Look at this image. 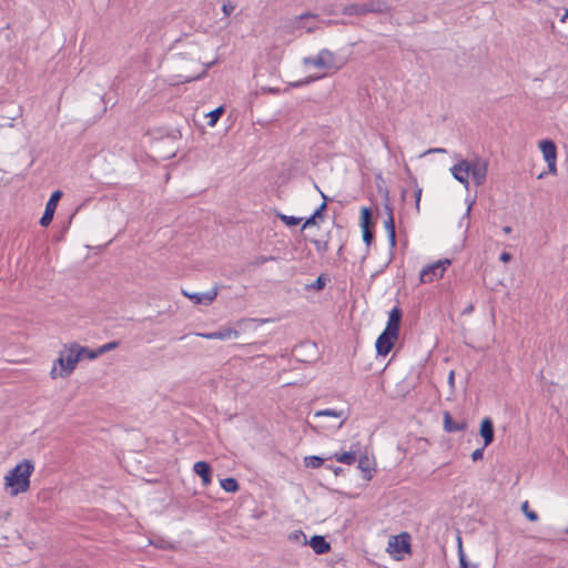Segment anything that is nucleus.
I'll use <instances>...</instances> for the list:
<instances>
[{"mask_svg": "<svg viewBox=\"0 0 568 568\" xmlns=\"http://www.w3.org/2000/svg\"><path fill=\"white\" fill-rule=\"evenodd\" d=\"M567 18H568V10H566L565 14L561 18V21L565 22Z\"/></svg>", "mask_w": 568, "mask_h": 568, "instance_id": "nucleus-49", "label": "nucleus"}, {"mask_svg": "<svg viewBox=\"0 0 568 568\" xmlns=\"http://www.w3.org/2000/svg\"><path fill=\"white\" fill-rule=\"evenodd\" d=\"M458 558H459L460 568H478L477 565H470L467 561L466 556L463 551L460 537L458 538Z\"/></svg>", "mask_w": 568, "mask_h": 568, "instance_id": "nucleus-25", "label": "nucleus"}, {"mask_svg": "<svg viewBox=\"0 0 568 568\" xmlns=\"http://www.w3.org/2000/svg\"><path fill=\"white\" fill-rule=\"evenodd\" d=\"M294 537L297 540L300 539V537H302L304 539V544H307L306 536L302 531H300L298 534H294ZM308 545L312 547V549L317 555H324V554H326V552H328L331 550L329 542H327L325 540V538L323 536H320V535L313 536L310 539Z\"/></svg>", "mask_w": 568, "mask_h": 568, "instance_id": "nucleus-9", "label": "nucleus"}, {"mask_svg": "<svg viewBox=\"0 0 568 568\" xmlns=\"http://www.w3.org/2000/svg\"><path fill=\"white\" fill-rule=\"evenodd\" d=\"M540 151L544 155L545 161L548 165V171L551 174L557 173V165H556V159H557V150L556 144L551 140H542L539 143Z\"/></svg>", "mask_w": 568, "mask_h": 568, "instance_id": "nucleus-6", "label": "nucleus"}, {"mask_svg": "<svg viewBox=\"0 0 568 568\" xmlns=\"http://www.w3.org/2000/svg\"><path fill=\"white\" fill-rule=\"evenodd\" d=\"M193 49H194V52L192 53V55H194V57L192 58V60L199 63L200 62V57L197 54L199 50L196 47H194Z\"/></svg>", "mask_w": 568, "mask_h": 568, "instance_id": "nucleus-45", "label": "nucleus"}, {"mask_svg": "<svg viewBox=\"0 0 568 568\" xmlns=\"http://www.w3.org/2000/svg\"><path fill=\"white\" fill-rule=\"evenodd\" d=\"M362 7V14H366L369 12H382L383 11V3L381 2H368L361 4Z\"/></svg>", "mask_w": 568, "mask_h": 568, "instance_id": "nucleus-23", "label": "nucleus"}, {"mask_svg": "<svg viewBox=\"0 0 568 568\" xmlns=\"http://www.w3.org/2000/svg\"><path fill=\"white\" fill-rule=\"evenodd\" d=\"M469 170H470L469 161L462 160L450 169V172H452L454 179H456L459 183L465 185V187H468Z\"/></svg>", "mask_w": 568, "mask_h": 568, "instance_id": "nucleus-11", "label": "nucleus"}, {"mask_svg": "<svg viewBox=\"0 0 568 568\" xmlns=\"http://www.w3.org/2000/svg\"><path fill=\"white\" fill-rule=\"evenodd\" d=\"M396 339H397V337H395L394 335L383 332L378 336L376 344H375L377 354L386 356L393 348Z\"/></svg>", "mask_w": 568, "mask_h": 568, "instance_id": "nucleus-12", "label": "nucleus"}, {"mask_svg": "<svg viewBox=\"0 0 568 568\" xmlns=\"http://www.w3.org/2000/svg\"><path fill=\"white\" fill-rule=\"evenodd\" d=\"M385 210L387 212V219L384 221V227L387 232L389 244L394 247L396 245V232L393 209L389 205H385Z\"/></svg>", "mask_w": 568, "mask_h": 568, "instance_id": "nucleus-15", "label": "nucleus"}, {"mask_svg": "<svg viewBox=\"0 0 568 568\" xmlns=\"http://www.w3.org/2000/svg\"><path fill=\"white\" fill-rule=\"evenodd\" d=\"M193 470L202 478L203 486H209L211 484V466L209 463L196 462L193 466Z\"/></svg>", "mask_w": 568, "mask_h": 568, "instance_id": "nucleus-17", "label": "nucleus"}, {"mask_svg": "<svg viewBox=\"0 0 568 568\" xmlns=\"http://www.w3.org/2000/svg\"><path fill=\"white\" fill-rule=\"evenodd\" d=\"M484 449H485V447H481V448H477V449H475V450L473 452V454H471V459H473L474 462H477V460L481 459V458H483V456H484Z\"/></svg>", "mask_w": 568, "mask_h": 568, "instance_id": "nucleus-39", "label": "nucleus"}, {"mask_svg": "<svg viewBox=\"0 0 568 568\" xmlns=\"http://www.w3.org/2000/svg\"><path fill=\"white\" fill-rule=\"evenodd\" d=\"M454 381V372L449 373V383L453 384Z\"/></svg>", "mask_w": 568, "mask_h": 568, "instance_id": "nucleus-50", "label": "nucleus"}, {"mask_svg": "<svg viewBox=\"0 0 568 568\" xmlns=\"http://www.w3.org/2000/svg\"><path fill=\"white\" fill-rule=\"evenodd\" d=\"M272 260H274L273 256L258 255V256H255L250 264L254 265V266H261Z\"/></svg>", "mask_w": 568, "mask_h": 568, "instance_id": "nucleus-34", "label": "nucleus"}, {"mask_svg": "<svg viewBox=\"0 0 568 568\" xmlns=\"http://www.w3.org/2000/svg\"><path fill=\"white\" fill-rule=\"evenodd\" d=\"M118 345H119V342H116V341L109 342V343L100 346L98 352H93V353L95 354V357H97L99 354H104L106 352L114 349L115 347H118Z\"/></svg>", "mask_w": 568, "mask_h": 568, "instance_id": "nucleus-33", "label": "nucleus"}, {"mask_svg": "<svg viewBox=\"0 0 568 568\" xmlns=\"http://www.w3.org/2000/svg\"><path fill=\"white\" fill-rule=\"evenodd\" d=\"M321 195H322V197H323L324 202H323V203L320 205V207H318V209L313 213V216H315L316 219L322 217L323 212H324V211L326 210V207H327V204H326V202H327V196H326L323 192H321Z\"/></svg>", "mask_w": 568, "mask_h": 568, "instance_id": "nucleus-37", "label": "nucleus"}, {"mask_svg": "<svg viewBox=\"0 0 568 568\" xmlns=\"http://www.w3.org/2000/svg\"><path fill=\"white\" fill-rule=\"evenodd\" d=\"M513 258V255L508 252H503L499 256V260L504 263L509 262Z\"/></svg>", "mask_w": 568, "mask_h": 568, "instance_id": "nucleus-43", "label": "nucleus"}, {"mask_svg": "<svg viewBox=\"0 0 568 568\" xmlns=\"http://www.w3.org/2000/svg\"><path fill=\"white\" fill-rule=\"evenodd\" d=\"M34 467L31 460L23 459L6 476V485L10 488V494L17 496L26 493L30 487V476Z\"/></svg>", "mask_w": 568, "mask_h": 568, "instance_id": "nucleus-2", "label": "nucleus"}, {"mask_svg": "<svg viewBox=\"0 0 568 568\" xmlns=\"http://www.w3.org/2000/svg\"><path fill=\"white\" fill-rule=\"evenodd\" d=\"M312 242L316 246V250L318 252L324 253V252L327 251V242H322V241H318V240H313Z\"/></svg>", "mask_w": 568, "mask_h": 568, "instance_id": "nucleus-38", "label": "nucleus"}, {"mask_svg": "<svg viewBox=\"0 0 568 568\" xmlns=\"http://www.w3.org/2000/svg\"><path fill=\"white\" fill-rule=\"evenodd\" d=\"M284 385L285 386H302V384H297L296 382H287Z\"/></svg>", "mask_w": 568, "mask_h": 568, "instance_id": "nucleus-47", "label": "nucleus"}, {"mask_svg": "<svg viewBox=\"0 0 568 568\" xmlns=\"http://www.w3.org/2000/svg\"><path fill=\"white\" fill-rule=\"evenodd\" d=\"M221 487L227 493H236L240 489L237 480L233 477L222 479Z\"/></svg>", "mask_w": 568, "mask_h": 568, "instance_id": "nucleus-22", "label": "nucleus"}, {"mask_svg": "<svg viewBox=\"0 0 568 568\" xmlns=\"http://www.w3.org/2000/svg\"><path fill=\"white\" fill-rule=\"evenodd\" d=\"M303 63L327 71L337 69L334 54L326 49L321 50L316 57L304 58Z\"/></svg>", "mask_w": 568, "mask_h": 568, "instance_id": "nucleus-3", "label": "nucleus"}, {"mask_svg": "<svg viewBox=\"0 0 568 568\" xmlns=\"http://www.w3.org/2000/svg\"><path fill=\"white\" fill-rule=\"evenodd\" d=\"M315 223H316V217L312 215L308 219H306V221L304 222L302 229L305 230L306 227H308L311 225H314Z\"/></svg>", "mask_w": 568, "mask_h": 568, "instance_id": "nucleus-41", "label": "nucleus"}, {"mask_svg": "<svg viewBox=\"0 0 568 568\" xmlns=\"http://www.w3.org/2000/svg\"><path fill=\"white\" fill-rule=\"evenodd\" d=\"M445 152H446V150L443 148H434V149H428L427 151H425L423 155H427L430 153H445Z\"/></svg>", "mask_w": 568, "mask_h": 568, "instance_id": "nucleus-42", "label": "nucleus"}, {"mask_svg": "<svg viewBox=\"0 0 568 568\" xmlns=\"http://www.w3.org/2000/svg\"><path fill=\"white\" fill-rule=\"evenodd\" d=\"M503 230H504V232L506 234H509L511 232V227L510 226H505Z\"/></svg>", "mask_w": 568, "mask_h": 568, "instance_id": "nucleus-48", "label": "nucleus"}, {"mask_svg": "<svg viewBox=\"0 0 568 568\" xmlns=\"http://www.w3.org/2000/svg\"><path fill=\"white\" fill-rule=\"evenodd\" d=\"M223 112H224L223 106H219L215 110L211 111L207 114V116H209L207 124L210 126H214L216 124V122L219 121L220 116L223 114Z\"/></svg>", "mask_w": 568, "mask_h": 568, "instance_id": "nucleus-27", "label": "nucleus"}, {"mask_svg": "<svg viewBox=\"0 0 568 568\" xmlns=\"http://www.w3.org/2000/svg\"><path fill=\"white\" fill-rule=\"evenodd\" d=\"M196 335L206 339H230L233 337L236 338L239 336V332L234 328L224 327L216 332L197 333Z\"/></svg>", "mask_w": 568, "mask_h": 568, "instance_id": "nucleus-14", "label": "nucleus"}, {"mask_svg": "<svg viewBox=\"0 0 568 568\" xmlns=\"http://www.w3.org/2000/svg\"><path fill=\"white\" fill-rule=\"evenodd\" d=\"M479 434L484 439V447L494 442V424L489 417L481 420Z\"/></svg>", "mask_w": 568, "mask_h": 568, "instance_id": "nucleus-16", "label": "nucleus"}, {"mask_svg": "<svg viewBox=\"0 0 568 568\" xmlns=\"http://www.w3.org/2000/svg\"><path fill=\"white\" fill-rule=\"evenodd\" d=\"M344 414L343 410H336V409H323V410H318L315 413V417H320V416H333V417H336V418H339L342 417Z\"/></svg>", "mask_w": 568, "mask_h": 568, "instance_id": "nucleus-32", "label": "nucleus"}, {"mask_svg": "<svg viewBox=\"0 0 568 568\" xmlns=\"http://www.w3.org/2000/svg\"><path fill=\"white\" fill-rule=\"evenodd\" d=\"M339 471H342V468H341V467H336V468L334 469V473H335L336 475H337Z\"/></svg>", "mask_w": 568, "mask_h": 568, "instance_id": "nucleus-51", "label": "nucleus"}, {"mask_svg": "<svg viewBox=\"0 0 568 568\" xmlns=\"http://www.w3.org/2000/svg\"><path fill=\"white\" fill-rule=\"evenodd\" d=\"M343 14L345 16H362V7L361 4H348L343 9Z\"/></svg>", "mask_w": 568, "mask_h": 568, "instance_id": "nucleus-30", "label": "nucleus"}, {"mask_svg": "<svg viewBox=\"0 0 568 568\" xmlns=\"http://www.w3.org/2000/svg\"><path fill=\"white\" fill-rule=\"evenodd\" d=\"M443 416H444V429L448 433H454V432H459V430H463L465 428V425L463 424H457L450 413L448 410H445L443 413Z\"/></svg>", "mask_w": 568, "mask_h": 568, "instance_id": "nucleus-19", "label": "nucleus"}, {"mask_svg": "<svg viewBox=\"0 0 568 568\" xmlns=\"http://www.w3.org/2000/svg\"><path fill=\"white\" fill-rule=\"evenodd\" d=\"M217 287L214 286L210 291L205 293H189L184 290H182V294L190 298L194 304H204L210 305L217 296Z\"/></svg>", "mask_w": 568, "mask_h": 568, "instance_id": "nucleus-10", "label": "nucleus"}, {"mask_svg": "<svg viewBox=\"0 0 568 568\" xmlns=\"http://www.w3.org/2000/svg\"><path fill=\"white\" fill-rule=\"evenodd\" d=\"M420 197H422V189L417 186L416 190H415V202H416V210L417 211H419Z\"/></svg>", "mask_w": 568, "mask_h": 568, "instance_id": "nucleus-40", "label": "nucleus"}, {"mask_svg": "<svg viewBox=\"0 0 568 568\" xmlns=\"http://www.w3.org/2000/svg\"><path fill=\"white\" fill-rule=\"evenodd\" d=\"M328 278L325 274H321L312 284L306 285L307 290L322 291L327 283Z\"/></svg>", "mask_w": 568, "mask_h": 568, "instance_id": "nucleus-24", "label": "nucleus"}, {"mask_svg": "<svg viewBox=\"0 0 568 568\" xmlns=\"http://www.w3.org/2000/svg\"><path fill=\"white\" fill-rule=\"evenodd\" d=\"M236 6L230 1V0H226L223 2L222 4V11L224 13V16L229 17L233 13V11L235 10Z\"/></svg>", "mask_w": 568, "mask_h": 568, "instance_id": "nucleus-35", "label": "nucleus"}, {"mask_svg": "<svg viewBox=\"0 0 568 568\" xmlns=\"http://www.w3.org/2000/svg\"><path fill=\"white\" fill-rule=\"evenodd\" d=\"M83 355L89 358H95V354L84 346H80L78 344H71L70 346L64 345L59 352V357L54 361L50 371L51 377L58 378L69 376L74 371L78 362Z\"/></svg>", "mask_w": 568, "mask_h": 568, "instance_id": "nucleus-1", "label": "nucleus"}, {"mask_svg": "<svg viewBox=\"0 0 568 568\" xmlns=\"http://www.w3.org/2000/svg\"><path fill=\"white\" fill-rule=\"evenodd\" d=\"M205 71H206V69H202L201 73H200L199 75H194V77H185V78H184V81L190 82V81H192V80H195V79H197L201 74H203Z\"/></svg>", "mask_w": 568, "mask_h": 568, "instance_id": "nucleus-44", "label": "nucleus"}, {"mask_svg": "<svg viewBox=\"0 0 568 568\" xmlns=\"http://www.w3.org/2000/svg\"><path fill=\"white\" fill-rule=\"evenodd\" d=\"M372 220V211L368 207H363L361 211V226L369 227Z\"/></svg>", "mask_w": 568, "mask_h": 568, "instance_id": "nucleus-29", "label": "nucleus"}, {"mask_svg": "<svg viewBox=\"0 0 568 568\" xmlns=\"http://www.w3.org/2000/svg\"><path fill=\"white\" fill-rule=\"evenodd\" d=\"M335 459L338 463L345 464V465H352L356 462V455L354 452H343V453H336L334 455Z\"/></svg>", "mask_w": 568, "mask_h": 568, "instance_id": "nucleus-21", "label": "nucleus"}, {"mask_svg": "<svg viewBox=\"0 0 568 568\" xmlns=\"http://www.w3.org/2000/svg\"><path fill=\"white\" fill-rule=\"evenodd\" d=\"M474 310V306L473 305H469L468 307L465 308V311L463 312L464 314H470Z\"/></svg>", "mask_w": 568, "mask_h": 568, "instance_id": "nucleus-46", "label": "nucleus"}, {"mask_svg": "<svg viewBox=\"0 0 568 568\" xmlns=\"http://www.w3.org/2000/svg\"><path fill=\"white\" fill-rule=\"evenodd\" d=\"M363 232V241L366 245H371L374 240V233L371 231L369 227H362Z\"/></svg>", "mask_w": 568, "mask_h": 568, "instance_id": "nucleus-36", "label": "nucleus"}, {"mask_svg": "<svg viewBox=\"0 0 568 568\" xmlns=\"http://www.w3.org/2000/svg\"><path fill=\"white\" fill-rule=\"evenodd\" d=\"M306 467L318 468L323 465L324 459L320 456H308L304 459Z\"/></svg>", "mask_w": 568, "mask_h": 568, "instance_id": "nucleus-28", "label": "nucleus"}, {"mask_svg": "<svg viewBox=\"0 0 568 568\" xmlns=\"http://www.w3.org/2000/svg\"><path fill=\"white\" fill-rule=\"evenodd\" d=\"M388 551L399 559L397 555L410 554V535L408 532H400L397 536H392L388 541Z\"/></svg>", "mask_w": 568, "mask_h": 568, "instance_id": "nucleus-4", "label": "nucleus"}, {"mask_svg": "<svg viewBox=\"0 0 568 568\" xmlns=\"http://www.w3.org/2000/svg\"><path fill=\"white\" fill-rule=\"evenodd\" d=\"M521 509H523V511H524V514H525V516L527 517L528 520H530V521H537L538 520L539 517H538L537 513L529 509L528 501L523 503Z\"/></svg>", "mask_w": 568, "mask_h": 568, "instance_id": "nucleus-31", "label": "nucleus"}, {"mask_svg": "<svg viewBox=\"0 0 568 568\" xmlns=\"http://www.w3.org/2000/svg\"><path fill=\"white\" fill-rule=\"evenodd\" d=\"M402 321V311L395 306L390 312L387 321V325L384 332L398 337L399 325Z\"/></svg>", "mask_w": 568, "mask_h": 568, "instance_id": "nucleus-13", "label": "nucleus"}, {"mask_svg": "<svg viewBox=\"0 0 568 568\" xmlns=\"http://www.w3.org/2000/svg\"><path fill=\"white\" fill-rule=\"evenodd\" d=\"M358 468L363 471L365 479L369 480L372 478L371 460L367 456L359 457Z\"/></svg>", "mask_w": 568, "mask_h": 568, "instance_id": "nucleus-20", "label": "nucleus"}, {"mask_svg": "<svg viewBox=\"0 0 568 568\" xmlns=\"http://www.w3.org/2000/svg\"><path fill=\"white\" fill-rule=\"evenodd\" d=\"M277 217L283 223H285L287 226H295V225L300 224L301 221H302L301 217H295V216L286 215V214H283V213H277Z\"/></svg>", "mask_w": 568, "mask_h": 568, "instance_id": "nucleus-26", "label": "nucleus"}, {"mask_svg": "<svg viewBox=\"0 0 568 568\" xmlns=\"http://www.w3.org/2000/svg\"><path fill=\"white\" fill-rule=\"evenodd\" d=\"M469 176L471 175L474 183L477 186L483 185L487 176V162L476 159L475 161H469Z\"/></svg>", "mask_w": 568, "mask_h": 568, "instance_id": "nucleus-7", "label": "nucleus"}, {"mask_svg": "<svg viewBox=\"0 0 568 568\" xmlns=\"http://www.w3.org/2000/svg\"><path fill=\"white\" fill-rule=\"evenodd\" d=\"M450 265L449 260H440L437 261L426 267H424L420 271V281L423 283H430L436 278L443 277L444 272L446 271L447 266Z\"/></svg>", "mask_w": 568, "mask_h": 568, "instance_id": "nucleus-5", "label": "nucleus"}, {"mask_svg": "<svg viewBox=\"0 0 568 568\" xmlns=\"http://www.w3.org/2000/svg\"><path fill=\"white\" fill-rule=\"evenodd\" d=\"M61 197H62V192L60 190H57L51 194L49 201L45 204L44 213H43L42 217L40 219V224L42 226H48L52 222L54 212L58 206V202L60 201Z\"/></svg>", "mask_w": 568, "mask_h": 568, "instance_id": "nucleus-8", "label": "nucleus"}, {"mask_svg": "<svg viewBox=\"0 0 568 568\" xmlns=\"http://www.w3.org/2000/svg\"><path fill=\"white\" fill-rule=\"evenodd\" d=\"M317 16L315 14H312V13H303L298 17H296L293 21H292V28L294 30H297V29H306L307 32H312L315 30V24L313 23H308V22H305L306 20L308 19H316Z\"/></svg>", "mask_w": 568, "mask_h": 568, "instance_id": "nucleus-18", "label": "nucleus"}]
</instances>
